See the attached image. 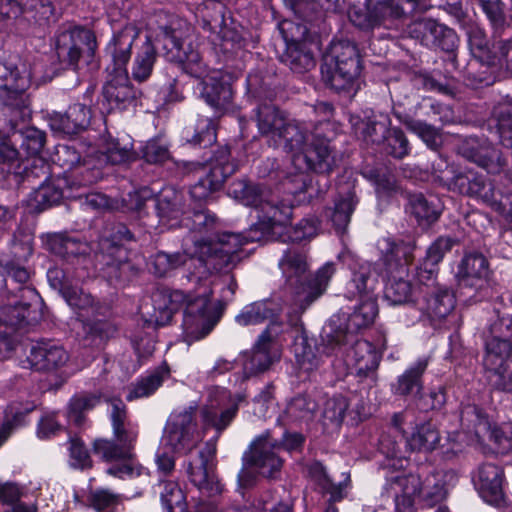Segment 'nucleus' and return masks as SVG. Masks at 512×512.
Returning <instances> with one entry per match:
<instances>
[{"mask_svg":"<svg viewBox=\"0 0 512 512\" xmlns=\"http://www.w3.org/2000/svg\"><path fill=\"white\" fill-rule=\"evenodd\" d=\"M211 284L203 281L195 291L185 294L180 290L158 288L151 295L152 312L147 311L149 323L164 326L173 314L185 305L183 337L188 344L205 338L214 329L222 316L219 303L211 301Z\"/></svg>","mask_w":512,"mask_h":512,"instance_id":"nucleus-1","label":"nucleus"},{"mask_svg":"<svg viewBox=\"0 0 512 512\" xmlns=\"http://www.w3.org/2000/svg\"><path fill=\"white\" fill-rule=\"evenodd\" d=\"M202 438L196 420V407L189 406L171 413L161 443L173 452L188 455L187 473L191 483L202 494L214 496L222 491L214 473L216 444L209 441L196 454H192Z\"/></svg>","mask_w":512,"mask_h":512,"instance_id":"nucleus-2","label":"nucleus"},{"mask_svg":"<svg viewBox=\"0 0 512 512\" xmlns=\"http://www.w3.org/2000/svg\"><path fill=\"white\" fill-rule=\"evenodd\" d=\"M161 41L169 61L180 63L187 73L202 79L201 94L210 106L220 110L230 103V86L219 81V71H207L199 52L192 46L190 37L182 39L175 31L165 28Z\"/></svg>","mask_w":512,"mask_h":512,"instance_id":"nucleus-3","label":"nucleus"},{"mask_svg":"<svg viewBox=\"0 0 512 512\" xmlns=\"http://www.w3.org/2000/svg\"><path fill=\"white\" fill-rule=\"evenodd\" d=\"M457 476L453 471H436L425 475L397 474L387 477L383 494L392 498L400 512H413L414 499L418 497L427 506H434L446 498L448 488Z\"/></svg>","mask_w":512,"mask_h":512,"instance_id":"nucleus-4","label":"nucleus"},{"mask_svg":"<svg viewBox=\"0 0 512 512\" xmlns=\"http://www.w3.org/2000/svg\"><path fill=\"white\" fill-rule=\"evenodd\" d=\"M272 146L288 153L300 172H329L335 163L327 140L315 136L309 124L294 119L288 121Z\"/></svg>","mask_w":512,"mask_h":512,"instance_id":"nucleus-5","label":"nucleus"},{"mask_svg":"<svg viewBox=\"0 0 512 512\" xmlns=\"http://www.w3.org/2000/svg\"><path fill=\"white\" fill-rule=\"evenodd\" d=\"M110 417L117 443L110 440H96L94 452L105 461L125 460L124 463L110 467L107 473L118 478L140 476L143 467L132 459V449L138 437L137 428L127 422L126 406L121 399H111Z\"/></svg>","mask_w":512,"mask_h":512,"instance_id":"nucleus-6","label":"nucleus"},{"mask_svg":"<svg viewBox=\"0 0 512 512\" xmlns=\"http://www.w3.org/2000/svg\"><path fill=\"white\" fill-rule=\"evenodd\" d=\"M302 443L303 437L299 433H284L281 441L272 437L269 431L257 436L243 455V467L238 474L240 485L250 486L256 473L264 477H275L283 466L280 451L295 450Z\"/></svg>","mask_w":512,"mask_h":512,"instance_id":"nucleus-7","label":"nucleus"},{"mask_svg":"<svg viewBox=\"0 0 512 512\" xmlns=\"http://www.w3.org/2000/svg\"><path fill=\"white\" fill-rule=\"evenodd\" d=\"M382 253L380 263L383 265L381 274L387 277L384 298L390 305H401L412 298V286L404 279L406 267L412 261L414 247L404 242L395 243L389 238L378 242Z\"/></svg>","mask_w":512,"mask_h":512,"instance_id":"nucleus-8","label":"nucleus"},{"mask_svg":"<svg viewBox=\"0 0 512 512\" xmlns=\"http://www.w3.org/2000/svg\"><path fill=\"white\" fill-rule=\"evenodd\" d=\"M360 60L356 45L349 40L334 42L321 68L325 81L336 91L359 89Z\"/></svg>","mask_w":512,"mask_h":512,"instance_id":"nucleus-9","label":"nucleus"},{"mask_svg":"<svg viewBox=\"0 0 512 512\" xmlns=\"http://www.w3.org/2000/svg\"><path fill=\"white\" fill-rule=\"evenodd\" d=\"M460 420L462 430L448 434V441L452 443V452L457 453L465 444L486 437L497 445V452L506 453L510 450V440L501 429L491 428L486 416L476 405H466L461 411Z\"/></svg>","mask_w":512,"mask_h":512,"instance_id":"nucleus-10","label":"nucleus"},{"mask_svg":"<svg viewBox=\"0 0 512 512\" xmlns=\"http://www.w3.org/2000/svg\"><path fill=\"white\" fill-rule=\"evenodd\" d=\"M182 201V193L172 187H166L160 192L156 200V210L159 222L163 226L167 228L185 226L197 232L213 226L216 220L214 215L205 210L184 212Z\"/></svg>","mask_w":512,"mask_h":512,"instance_id":"nucleus-11","label":"nucleus"},{"mask_svg":"<svg viewBox=\"0 0 512 512\" xmlns=\"http://www.w3.org/2000/svg\"><path fill=\"white\" fill-rule=\"evenodd\" d=\"M257 223L251 228L255 235L267 240H280L286 242L287 224L290 221L292 208L281 204L270 197L263 195L254 207Z\"/></svg>","mask_w":512,"mask_h":512,"instance_id":"nucleus-12","label":"nucleus"},{"mask_svg":"<svg viewBox=\"0 0 512 512\" xmlns=\"http://www.w3.org/2000/svg\"><path fill=\"white\" fill-rule=\"evenodd\" d=\"M404 16V9L396 0H367V4H353L348 10L350 21L361 29L378 26L392 28Z\"/></svg>","mask_w":512,"mask_h":512,"instance_id":"nucleus-13","label":"nucleus"},{"mask_svg":"<svg viewBox=\"0 0 512 512\" xmlns=\"http://www.w3.org/2000/svg\"><path fill=\"white\" fill-rule=\"evenodd\" d=\"M260 240L261 237L255 235L252 229L247 235L223 233L218 236L217 240L209 242L192 236L193 251L189 250L188 253L191 256H197L201 262L215 257L219 258L222 263L229 264L244 244Z\"/></svg>","mask_w":512,"mask_h":512,"instance_id":"nucleus-14","label":"nucleus"},{"mask_svg":"<svg viewBox=\"0 0 512 512\" xmlns=\"http://www.w3.org/2000/svg\"><path fill=\"white\" fill-rule=\"evenodd\" d=\"M132 237L126 226L119 225L110 239L102 240L100 261L105 266V273L109 279H123L130 272L131 265L124 244L131 241Z\"/></svg>","mask_w":512,"mask_h":512,"instance_id":"nucleus-15","label":"nucleus"},{"mask_svg":"<svg viewBox=\"0 0 512 512\" xmlns=\"http://www.w3.org/2000/svg\"><path fill=\"white\" fill-rule=\"evenodd\" d=\"M378 314V306L371 296L366 298L355 308L347 318L345 328L341 327L339 317H332L325 327L326 338L331 342L348 341L355 338V334L362 328L370 326Z\"/></svg>","mask_w":512,"mask_h":512,"instance_id":"nucleus-16","label":"nucleus"},{"mask_svg":"<svg viewBox=\"0 0 512 512\" xmlns=\"http://www.w3.org/2000/svg\"><path fill=\"white\" fill-rule=\"evenodd\" d=\"M228 155V149L222 148L214 160L202 167L204 175L190 189L192 199L198 202L206 201L212 193L222 187L225 179L235 170L228 161Z\"/></svg>","mask_w":512,"mask_h":512,"instance_id":"nucleus-17","label":"nucleus"},{"mask_svg":"<svg viewBox=\"0 0 512 512\" xmlns=\"http://www.w3.org/2000/svg\"><path fill=\"white\" fill-rule=\"evenodd\" d=\"M244 400V396L238 394L232 397L222 388H216L209 394L207 404L202 408V419L205 426L215 428L218 433L224 430L235 417L238 403Z\"/></svg>","mask_w":512,"mask_h":512,"instance_id":"nucleus-18","label":"nucleus"},{"mask_svg":"<svg viewBox=\"0 0 512 512\" xmlns=\"http://www.w3.org/2000/svg\"><path fill=\"white\" fill-rule=\"evenodd\" d=\"M334 343L338 346V351L344 355L345 365L351 373L366 377L377 369L380 354L370 342L355 337L352 340Z\"/></svg>","mask_w":512,"mask_h":512,"instance_id":"nucleus-19","label":"nucleus"},{"mask_svg":"<svg viewBox=\"0 0 512 512\" xmlns=\"http://www.w3.org/2000/svg\"><path fill=\"white\" fill-rule=\"evenodd\" d=\"M95 48L94 35L83 28L65 31L57 40V54L59 57H67L71 65H76L83 56L92 57Z\"/></svg>","mask_w":512,"mask_h":512,"instance_id":"nucleus-20","label":"nucleus"},{"mask_svg":"<svg viewBox=\"0 0 512 512\" xmlns=\"http://www.w3.org/2000/svg\"><path fill=\"white\" fill-rule=\"evenodd\" d=\"M473 481L485 502L494 506L504 502V473L501 467L493 463H484L478 467Z\"/></svg>","mask_w":512,"mask_h":512,"instance_id":"nucleus-21","label":"nucleus"},{"mask_svg":"<svg viewBox=\"0 0 512 512\" xmlns=\"http://www.w3.org/2000/svg\"><path fill=\"white\" fill-rule=\"evenodd\" d=\"M279 268L286 284L300 299L308 279L309 264L306 254L298 250L286 251L279 261Z\"/></svg>","mask_w":512,"mask_h":512,"instance_id":"nucleus-22","label":"nucleus"},{"mask_svg":"<svg viewBox=\"0 0 512 512\" xmlns=\"http://www.w3.org/2000/svg\"><path fill=\"white\" fill-rule=\"evenodd\" d=\"M139 34V28L132 23L126 24L122 29L113 33L106 46V53L112 61V70H127L132 45Z\"/></svg>","mask_w":512,"mask_h":512,"instance_id":"nucleus-23","label":"nucleus"},{"mask_svg":"<svg viewBox=\"0 0 512 512\" xmlns=\"http://www.w3.org/2000/svg\"><path fill=\"white\" fill-rule=\"evenodd\" d=\"M56 161L63 169L62 178L66 186L72 188L92 182L86 175L89 168L83 169L85 162L81 161V157L74 147L59 145L56 150Z\"/></svg>","mask_w":512,"mask_h":512,"instance_id":"nucleus-24","label":"nucleus"},{"mask_svg":"<svg viewBox=\"0 0 512 512\" xmlns=\"http://www.w3.org/2000/svg\"><path fill=\"white\" fill-rule=\"evenodd\" d=\"M30 85L28 77H21V83L14 87H0V105L6 107L16 121H26L31 118V101L25 90Z\"/></svg>","mask_w":512,"mask_h":512,"instance_id":"nucleus-25","label":"nucleus"},{"mask_svg":"<svg viewBox=\"0 0 512 512\" xmlns=\"http://www.w3.org/2000/svg\"><path fill=\"white\" fill-rule=\"evenodd\" d=\"M290 118L270 102H263L255 109V121L259 133L267 139L272 146L276 139H279L282 130Z\"/></svg>","mask_w":512,"mask_h":512,"instance_id":"nucleus-26","label":"nucleus"},{"mask_svg":"<svg viewBox=\"0 0 512 512\" xmlns=\"http://www.w3.org/2000/svg\"><path fill=\"white\" fill-rule=\"evenodd\" d=\"M55 132L72 135L84 130L90 122V110L80 103L71 105L65 113L53 111L48 117Z\"/></svg>","mask_w":512,"mask_h":512,"instance_id":"nucleus-27","label":"nucleus"},{"mask_svg":"<svg viewBox=\"0 0 512 512\" xmlns=\"http://www.w3.org/2000/svg\"><path fill=\"white\" fill-rule=\"evenodd\" d=\"M30 366L38 371H53L63 367L69 360L67 351L52 342H40L31 348L27 358Z\"/></svg>","mask_w":512,"mask_h":512,"instance_id":"nucleus-28","label":"nucleus"},{"mask_svg":"<svg viewBox=\"0 0 512 512\" xmlns=\"http://www.w3.org/2000/svg\"><path fill=\"white\" fill-rule=\"evenodd\" d=\"M275 326V323H271L259 335L251 354L243 364L244 373L247 376L264 372L272 364L274 356L270 353V344L272 337L278 334L277 331H274Z\"/></svg>","mask_w":512,"mask_h":512,"instance_id":"nucleus-29","label":"nucleus"},{"mask_svg":"<svg viewBox=\"0 0 512 512\" xmlns=\"http://www.w3.org/2000/svg\"><path fill=\"white\" fill-rule=\"evenodd\" d=\"M488 275V262L480 253L466 254L456 273L457 281L463 288H481Z\"/></svg>","mask_w":512,"mask_h":512,"instance_id":"nucleus-30","label":"nucleus"},{"mask_svg":"<svg viewBox=\"0 0 512 512\" xmlns=\"http://www.w3.org/2000/svg\"><path fill=\"white\" fill-rule=\"evenodd\" d=\"M104 99L109 103L110 110L132 101L136 92L130 85L127 70H112L109 80L103 87Z\"/></svg>","mask_w":512,"mask_h":512,"instance_id":"nucleus-31","label":"nucleus"},{"mask_svg":"<svg viewBox=\"0 0 512 512\" xmlns=\"http://www.w3.org/2000/svg\"><path fill=\"white\" fill-rule=\"evenodd\" d=\"M276 305L270 300L255 301L245 305L235 316V322L243 327L250 325H259L265 321L275 323L274 331L280 332V325L274 321L276 315Z\"/></svg>","mask_w":512,"mask_h":512,"instance_id":"nucleus-32","label":"nucleus"},{"mask_svg":"<svg viewBox=\"0 0 512 512\" xmlns=\"http://www.w3.org/2000/svg\"><path fill=\"white\" fill-rule=\"evenodd\" d=\"M356 135L362 137L363 141L371 144H381L386 141L389 132L390 119L385 114L374 115L373 119L351 120Z\"/></svg>","mask_w":512,"mask_h":512,"instance_id":"nucleus-33","label":"nucleus"},{"mask_svg":"<svg viewBox=\"0 0 512 512\" xmlns=\"http://www.w3.org/2000/svg\"><path fill=\"white\" fill-rule=\"evenodd\" d=\"M512 354V344L507 337L493 335L486 342L484 366L498 375L506 370L507 362Z\"/></svg>","mask_w":512,"mask_h":512,"instance_id":"nucleus-34","label":"nucleus"},{"mask_svg":"<svg viewBox=\"0 0 512 512\" xmlns=\"http://www.w3.org/2000/svg\"><path fill=\"white\" fill-rule=\"evenodd\" d=\"M336 271L333 262H326L320 267L314 278L309 282L306 281L305 288L302 292L300 299H297L300 306L305 308L310 305L315 299L320 297L326 290L328 283Z\"/></svg>","mask_w":512,"mask_h":512,"instance_id":"nucleus-35","label":"nucleus"},{"mask_svg":"<svg viewBox=\"0 0 512 512\" xmlns=\"http://www.w3.org/2000/svg\"><path fill=\"white\" fill-rule=\"evenodd\" d=\"M403 436L411 451L430 452L436 449L440 443L439 431L432 423L416 426L410 435L403 434Z\"/></svg>","mask_w":512,"mask_h":512,"instance_id":"nucleus-36","label":"nucleus"},{"mask_svg":"<svg viewBox=\"0 0 512 512\" xmlns=\"http://www.w3.org/2000/svg\"><path fill=\"white\" fill-rule=\"evenodd\" d=\"M106 310H101V314L87 316L81 319L83 323L84 339L90 344L100 346L105 340L110 339L116 333V327L108 320L97 318L104 315Z\"/></svg>","mask_w":512,"mask_h":512,"instance_id":"nucleus-37","label":"nucleus"},{"mask_svg":"<svg viewBox=\"0 0 512 512\" xmlns=\"http://www.w3.org/2000/svg\"><path fill=\"white\" fill-rule=\"evenodd\" d=\"M183 253L176 252L174 254H168L165 252H158L152 260L153 271L158 276H165L171 270L184 265L188 258L192 259L195 256H191L189 250L193 251L192 236H188L184 239Z\"/></svg>","mask_w":512,"mask_h":512,"instance_id":"nucleus-38","label":"nucleus"},{"mask_svg":"<svg viewBox=\"0 0 512 512\" xmlns=\"http://www.w3.org/2000/svg\"><path fill=\"white\" fill-rule=\"evenodd\" d=\"M293 352L298 367L310 372L317 369L322 362V355L313 340L298 337L293 344Z\"/></svg>","mask_w":512,"mask_h":512,"instance_id":"nucleus-39","label":"nucleus"},{"mask_svg":"<svg viewBox=\"0 0 512 512\" xmlns=\"http://www.w3.org/2000/svg\"><path fill=\"white\" fill-rule=\"evenodd\" d=\"M63 296L68 305L75 310L80 320L87 316L101 314V310H107V307L95 304L89 293L76 287L65 289Z\"/></svg>","mask_w":512,"mask_h":512,"instance_id":"nucleus-40","label":"nucleus"},{"mask_svg":"<svg viewBox=\"0 0 512 512\" xmlns=\"http://www.w3.org/2000/svg\"><path fill=\"white\" fill-rule=\"evenodd\" d=\"M56 181L57 183L44 182L31 194L29 204L33 209L42 211L59 203L63 197L62 183L65 184V181L62 177H58Z\"/></svg>","mask_w":512,"mask_h":512,"instance_id":"nucleus-41","label":"nucleus"},{"mask_svg":"<svg viewBox=\"0 0 512 512\" xmlns=\"http://www.w3.org/2000/svg\"><path fill=\"white\" fill-rule=\"evenodd\" d=\"M283 61L295 73H304L315 66L314 57L307 50L306 44L296 40L287 42Z\"/></svg>","mask_w":512,"mask_h":512,"instance_id":"nucleus-42","label":"nucleus"},{"mask_svg":"<svg viewBox=\"0 0 512 512\" xmlns=\"http://www.w3.org/2000/svg\"><path fill=\"white\" fill-rule=\"evenodd\" d=\"M169 377L167 367H161L138 379L130 388L126 398L132 401L152 395Z\"/></svg>","mask_w":512,"mask_h":512,"instance_id":"nucleus-43","label":"nucleus"},{"mask_svg":"<svg viewBox=\"0 0 512 512\" xmlns=\"http://www.w3.org/2000/svg\"><path fill=\"white\" fill-rule=\"evenodd\" d=\"M156 57L155 47L150 37L146 36L145 41L136 52L132 66L133 78L139 82L147 80L152 73Z\"/></svg>","mask_w":512,"mask_h":512,"instance_id":"nucleus-44","label":"nucleus"},{"mask_svg":"<svg viewBox=\"0 0 512 512\" xmlns=\"http://www.w3.org/2000/svg\"><path fill=\"white\" fill-rule=\"evenodd\" d=\"M357 202L353 191L346 192L335 201L329 216L337 233L343 234L346 231Z\"/></svg>","mask_w":512,"mask_h":512,"instance_id":"nucleus-45","label":"nucleus"},{"mask_svg":"<svg viewBox=\"0 0 512 512\" xmlns=\"http://www.w3.org/2000/svg\"><path fill=\"white\" fill-rule=\"evenodd\" d=\"M428 361L426 358L418 359L401 376L398 377L395 385V393L408 395L413 392H420L422 389L421 376L426 370Z\"/></svg>","mask_w":512,"mask_h":512,"instance_id":"nucleus-46","label":"nucleus"},{"mask_svg":"<svg viewBox=\"0 0 512 512\" xmlns=\"http://www.w3.org/2000/svg\"><path fill=\"white\" fill-rule=\"evenodd\" d=\"M160 486V498L165 512H188L184 493L178 483L164 481Z\"/></svg>","mask_w":512,"mask_h":512,"instance_id":"nucleus-47","label":"nucleus"},{"mask_svg":"<svg viewBox=\"0 0 512 512\" xmlns=\"http://www.w3.org/2000/svg\"><path fill=\"white\" fill-rule=\"evenodd\" d=\"M348 406V400L342 395H337L328 399L325 403L322 414L323 426L327 429L339 428L344 420Z\"/></svg>","mask_w":512,"mask_h":512,"instance_id":"nucleus-48","label":"nucleus"},{"mask_svg":"<svg viewBox=\"0 0 512 512\" xmlns=\"http://www.w3.org/2000/svg\"><path fill=\"white\" fill-rule=\"evenodd\" d=\"M100 403V398L96 395H79L73 397L68 405L67 418L69 422L76 426H81L85 421V413L93 409Z\"/></svg>","mask_w":512,"mask_h":512,"instance_id":"nucleus-49","label":"nucleus"},{"mask_svg":"<svg viewBox=\"0 0 512 512\" xmlns=\"http://www.w3.org/2000/svg\"><path fill=\"white\" fill-rule=\"evenodd\" d=\"M410 209L420 224H429L439 217V207L436 200L428 199L422 194H416L410 198Z\"/></svg>","mask_w":512,"mask_h":512,"instance_id":"nucleus-50","label":"nucleus"},{"mask_svg":"<svg viewBox=\"0 0 512 512\" xmlns=\"http://www.w3.org/2000/svg\"><path fill=\"white\" fill-rule=\"evenodd\" d=\"M454 306V295L448 290H441L428 300L427 313L430 318L441 320L452 312Z\"/></svg>","mask_w":512,"mask_h":512,"instance_id":"nucleus-51","label":"nucleus"},{"mask_svg":"<svg viewBox=\"0 0 512 512\" xmlns=\"http://www.w3.org/2000/svg\"><path fill=\"white\" fill-rule=\"evenodd\" d=\"M469 46L472 55L480 62L491 66L493 61H495V55L497 53L495 47H497V44H494L491 50L481 30L475 29L469 33Z\"/></svg>","mask_w":512,"mask_h":512,"instance_id":"nucleus-52","label":"nucleus"},{"mask_svg":"<svg viewBox=\"0 0 512 512\" xmlns=\"http://www.w3.org/2000/svg\"><path fill=\"white\" fill-rule=\"evenodd\" d=\"M203 29L209 32V39L214 45H225V49L227 48L228 41L232 40L229 37L231 33L229 29L226 28L224 24V17L222 9L220 8L216 15L211 19L204 18L203 19Z\"/></svg>","mask_w":512,"mask_h":512,"instance_id":"nucleus-53","label":"nucleus"},{"mask_svg":"<svg viewBox=\"0 0 512 512\" xmlns=\"http://www.w3.org/2000/svg\"><path fill=\"white\" fill-rule=\"evenodd\" d=\"M315 410L316 403L312 399L306 396H297L287 404L284 415L291 421L309 420Z\"/></svg>","mask_w":512,"mask_h":512,"instance_id":"nucleus-54","label":"nucleus"},{"mask_svg":"<svg viewBox=\"0 0 512 512\" xmlns=\"http://www.w3.org/2000/svg\"><path fill=\"white\" fill-rule=\"evenodd\" d=\"M229 195L243 205L255 207L264 195L259 188L244 180L234 181L229 187Z\"/></svg>","mask_w":512,"mask_h":512,"instance_id":"nucleus-55","label":"nucleus"},{"mask_svg":"<svg viewBox=\"0 0 512 512\" xmlns=\"http://www.w3.org/2000/svg\"><path fill=\"white\" fill-rule=\"evenodd\" d=\"M374 279L371 274V266L368 263L361 264L359 270L354 272L348 284V292L353 296L368 294L373 289Z\"/></svg>","mask_w":512,"mask_h":512,"instance_id":"nucleus-56","label":"nucleus"},{"mask_svg":"<svg viewBox=\"0 0 512 512\" xmlns=\"http://www.w3.org/2000/svg\"><path fill=\"white\" fill-rule=\"evenodd\" d=\"M406 128L420 137L427 146L435 148L441 141L439 131L431 125L420 120L408 118L404 121Z\"/></svg>","mask_w":512,"mask_h":512,"instance_id":"nucleus-57","label":"nucleus"},{"mask_svg":"<svg viewBox=\"0 0 512 512\" xmlns=\"http://www.w3.org/2000/svg\"><path fill=\"white\" fill-rule=\"evenodd\" d=\"M102 153L111 164H121L131 159L130 142L121 143L118 139H110L105 142Z\"/></svg>","mask_w":512,"mask_h":512,"instance_id":"nucleus-58","label":"nucleus"},{"mask_svg":"<svg viewBox=\"0 0 512 512\" xmlns=\"http://www.w3.org/2000/svg\"><path fill=\"white\" fill-rule=\"evenodd\" d=\"M319 220L315 216H309L301 220L296 227L288 228L286 241H302L314 237L318 233Z\"/></svg>","mask_w":512,"mask_h":512,"instance_id":"nucleus-59","label":"nucleus"},{"mask_svg":"<svg viewBox=\"0 0 512 512\" xmlns=\"http://www.w3.org/2000/svg\"><path fill=\"white\" fill-rule=\"evenodd\" d=\"M190 142L197 145L208 146L216 141V130L213 122L206 117L197 120Z\"/></svg>","mask_w":512,"mask_h":512,"instance_id":"nucleus-60","label":"nucleus"},{"mask_svg":"<svg viewBox=\"0 0 512 512\" xmlns=\"http://www.w3.org/2000/svg\"><path fill=\"white\" fill-rule=\"evenodd\" d=\"M453 240L451 238L440 237L438 238L427 250L425 258V266H428V272L433 274V267L436 266L444 257V255L450 251L453 246Z\"/></svg>","mask_w":512,"mask_h":512,"instance_id":"nucleus-61","label":"nucleus"},{"mask_svg":"<svg viewBox=\"0 0 512 512\" xmlns=\"http://www.w3.org/2000/svg\"><path fill=\"white\" fill-rule=\"evenodd\" d=\"M311 473L315 477L323 489L331 495L333 501H338L343 498L345 485L343 483H333L326 474L325 468L320 463H315L311 467Z\"/></svg>","mask_w":512,"mask_h":512,"instance_id":"nucleus-62","label":"nucleus"},{"mask_svg":"<svg viewBox=\"0 0 512 512\" xmlns=\"http://www.w3.org/2000/svg\"><path fill=\"white\" fill-rule=\"evenodd\" d=\"M295 12L305 14L308 11H336L338 0H284Z\"/></svg>","mask_w":512,"mask_h":512,"instance_id":"nucleus-63","label":"nucleus"},{"mask_svg":"<svg viewBox=\"0 0 512 512\" xmlns=\"http://www.w3.org/2000/svg\"><path fill=\"white\" fill-rule=\"evenodd\" d=\"M70 463L76 468H86L91 465L89 453L83 442L77 437L69 438Z\"/></svg>","mask_w":512,"mask_h":512,"instance_id":"nucleus-64","label":"nucleus"}]
</instances>
